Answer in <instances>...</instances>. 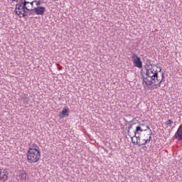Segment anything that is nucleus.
I'll list each match as a JSON object with an SVG mask.
<instances>
[{"instance_id":"nucleus-13","label":"nucleus","mask_w":182,"mask_h":182,"mask_svg":"<svg viewBox=\"0 0 182 182\" xmlns=\"http://www.w3.org/2000/svg\"><path fill=\"white\" fill-rule=\"evenodd\" d=\"M32 150H39V146H38V144L35 143L30 144L28 147V151H32Z\"/></svg>"},{"instance_id":"nucleus-18","label":"nucleus","mask_w":182,"mask_h":182,"mask_svg":"<svg viewBox=\"0 0 182 182\" xmlns=\"http://www.w3.org/2000/svg\"><path fill=\"white\" fill-rule=\"evenodd\" d=\"M173 124V121H171V119H168L167 122H166V124L167 126H169L170 127H171V124Z\"/></svg>"},{"instance_id":"nucleus-15","label":"nucleus","mask_w":182,"mask_h":182,"mask_svg":"<svg viewBox=\"0 0 182 182\" xmlns=\"http://www.w3.org/2000/svg\"><path fill=\"white\" fill-rule=\"evenodd\" d=\"M35 15H36V14L35 13V10L34 9H28V16H34Z\"/></svg>"},{"instance_id":"nucleus-8","label":"nucleus","mask_w":182,"mask_h":182,"mask_svg":"<svg viewBox=\"0 0 182 182\" xmlns=\"http://www.w3.org/2000/svg\"><path fill=\"white\" fill-rule=\"evenodd\" d=\"M131 140H132V143L133 144H136V146H139V147H140V143H141V140H140V135H136V136H130V134H129Z\"/></svg>"},{"instance_id":"nucleus-25","label":"nucleus","mask_w":182,"mask_h":182,"mask_svg":"<svg viewBox=\"0 0 182 182\" xmlns=\"http://www.w3.org/2000/svg\"><path fill=\"white\" fill-rule=\"evenodd\" d=\"M1 42V41L0 40V43Z\"/></svg>"},{"instance_id":"nucleus-16","label":"nucleus","mask_w":182,"mask_h":182,"mask_svg":"<svg viewBox=\"0 0 182 182\" xmlns=\"http://www.w3.org/2000/svg\"><path fill=\"white\" fill-rule=\"evenodd\" d=\"M20 4H22V5H23V8H26V5L28 4H29V1H26V0H21V3Z\"/></svg>"},{"instance_id":"nucleus-9","label":"nucleus","mask_w":182,"mask_h":182,"mask_svg":"<svg viewBox=\"0 0 182 182\" xmlns=\"http://www.w3.org/2000/svg\"><path fill=\"white\" fill-rule=\"evenodd\" d=\"M174 137L176 140H178V141L182 140V124H181L178 128V130L175 133Z\"/></svg>"},{"instance_id":"nucleus-14","label":"nucleus","mask_w":182,"mask_h":182,"mask_svg":"<svg viewBox=\"0 0 182 182\" xmlns=\"http://www.w3.org/2000/svg\"><path fill=\"white\" fill-rule=\"evenodd\" d=\"M19 178L21 181H26V180H28V174H26L25 172H21L19 174Z\"/></svg>"},{"instance_id":"nucleus-4","label":"nucleus","mask_w":182,"mask_h":182,"mask_svg":"<svg viewBox=\"0 0 182 182\" xmlns=\"http://www.w3.org/2000/svg\"><path fill=\"white\" fill-rule=\"evenodd\" d=\"M132 60L134 63V65L136 68H139V69H141L143 68V63L141 60L136 53H132Z\"/></svg>"},{"instance_id":"nucleus-24","label":"nucleus","mask_w":182,"mask_h":182,"mask_svg":"<svg viewBox=\"0 0 182 182\" xmlns=\"http://www.w3.org/2000/svg\"><path fill=\"white\" fill-rule=\"evenodd\" d=\"M26 6H27V8L29 9V6H28V4H26Z\"/></svg>"},{"instance_id":"nucleus-12","label":"nucleus","mask_w":182,"mask_h":182,"mask_svg":"<svg viewBox=\"0 0 182 182\" xmlns=\"http://www.w3.org/2000/svg\"><path fill=\"white\" fill-rule=\"evenodd\" d=\"M21 99L24 104H26V105L29 104V96L27 94H22Z\"/></svg>"},{"instance_id":"nucleus-5","label":"nucleus","mask_w":182,"mask_h":182,"mask_svg":"<svg viewBox=\"0 0 182 182\" xmlns=\"http://www.w3.org/2000/svg\"><path fill=\"white\" fill-rule=\"evenodd\" d=\"M149 132H150L146 134V136H149V137L146 136V139H144L141 141L139 147H141V146H146L147 143H150V141H151V134L153 132H151V129H150Z\"/></svg>"},{"instance_id":"nucleus-21","label":"nucleus","mask_w":182,"mask_h":182,"mask_svg":"<svg viewBox=\"0 0 182 182\" xmlns=\"http://www.w3.org/2000/svg\"><path fill=\"white\" fill-rule=\"evenodd\" d=\"M12 1V2H18L19 1V0H11Z\"/></svg>"},{"instance_id":"nucleus-22","label":"nucleus","mask_w":182,"mask_h":182,"mask_svg":"<svg viewBox=\"0 0 182 182\" xmlns=\"http://www.w3.org/2000/svg\"><path fill=\"white\" fill-rule=\"evenodd\" d=\"M142 149H144V150H146V149H147V146H144L142 147Z\"/></svg>"},{"instance_id":"nucleus-1","label":"nucleus","mask_w":182,"mask_h":182,"mask_svg":"<svg viewBox=\"0 0 182 182\" xmlns=\"http://www.w3.org/2000/svg\"><path fill=\"white\" fill-rule=\"evenodd\" d=\"M161 69L159 64L151 65L146 69V77H144L143 84L148 89L150 86H161V82L164 80V72H161Z\"/></svg>"},{"instance_id":"nucleus-19","label":"nucleus","mask_w":182,"mask_h":182,"mask_svg":"<svg viewBox=\"0 0 182 182\" xmlns=\"http://www.w3.org/2000/svg\"><path fill=\"white\" fill-rule=\"evenodd\" d=\"M28 4H30L31 8H33V4H35V0H33V1H31V2H29Z\"/></svg>"},{"instance_id":"nucleus-2","label":"nucleus","mask_w":182,"mask_h":182,"mask_svg":"<svg viewBox=\"0 0 182 182\" xmlns=\"http://www.w3.org/2000/svg\"><path fill=\"white\" fill-rule=\"evenodd\" d=\"M26 156L27 161L30 164L38 163L41 160V151L39 149L28 150Z\"/></svg>"},{"instance_id":"nucleus-17","label":"nucleus","mask_w":182,"mask_h":182,"mask_svg":"<svg viewBox=\"0 0 182 182\" xmlns=\"http://www.w3.org/2000/svg\"><path fill=\"white\" fill-rule=\"evenodd\" d=\"M34 4H36V6H41L42 1L39 0H34Z\"/></svg>"},{"instance_id":"nucleus-10","label":"nucleus","mask_w":182,"mask_h":182,"mask_svg":"<svg viewBox=\"0 0 182 182\" xmlns=\"http://www.w3.org/2000/svg\"><path fill=\"white\" fill-rule=\"evenodd\" d=\"M33 9L36 15H43V14H45L46 9L43 6H37Z\"/></svg>"},{"instance_id":"nucleus-3","label":"nucleus","mask_w":182,"mask_h":182,"mask_svg":"<svg viewBox=\"0 0 182 182\" xmlns=\"http://www.w3.org/2000/svg\"><path fill=\"white\" fill-rule=\"evenodd\" d=\"M23 8V4L21 3H17L16 4L14 12L16 15H18V16H19V18H25V16H28V11L29 12V9L26 6V8Z\"/></svg>"},{"instance_id":"nucleus-20","label":"nucleus","mask_w":182,"mask_h":182,"mask_svg":"<svg viewBox=\"0 0 182 182\" xmlns=\"http://www.w3.org/2000/svg\"><path fill=\"white\" fill-rule=\"evenodd\" d=\"M139 126H140V127H144V126H146V124L139 122Z\"/></svg>"},{"instance_id":"nucleus-7","label":"nucleus","mask_w":182,"mask_h":182,"mask_svg":"<svg viewBox=\"0 0 182 182\" xmlns=\"http://www.w3.org/2000/svg\"><path fill=\"white\" fill-rule=\"evenodd\" d=\"M8 176H9V172L8 171L4 169L0 170V180L1 181L5 182L8 180Z\"/></svg>"},{"instance_id":"nucleus-23","label":"nucleus","mask_w":182,"mask_h":182,"mask_svg":"<svg viewBox=\"0 0 182 182\" xmlns=\"http://www.w3.org/2000/svg\"><path fill=\"white\" fill-rule=\"evenodd\" d=\"M130 129H132V126L129 127V130H130Z\"/></svg>"},{"instance_id":"nucleus-11","label":"nucleus","mask_w":182,"mask_h":182,"mask_svg":"<svg viewBox=\"0 0 182 182\" xmlns=\"http://www.w3.org/2000/svg\"><path fill=\"white\" fill-rule=\"evenodd\" d=\"M69 112H70L69 108H66V107L63 108V110L60 112V117L61 119H63V117H66L69 116Z\"/></svg>"},{"instance_id":"nucleus-6","label":"nucleus","mask_w":182,"mask_h":182,"mask_svg":"<svg viewBox=\"0 0 182 182\" xmlns=\"http://www.w3.org/2000/svg\"><path fill=\"white\" fill-rule=\"evenodd\" d=\"M146 130H150V127H149V125L146 126V129H143V127H141L140 126L136 127L134 137H136L137 134H141V132H146Z\"/></svg>"}]
</instances>
